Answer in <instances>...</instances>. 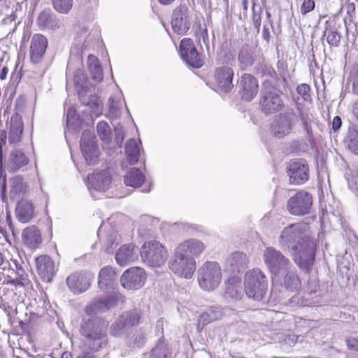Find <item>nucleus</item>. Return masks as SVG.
<instances>
[{"label":"nucleus","mask_w":358,"mask_h":358,"mask_svg":"<svg viewBox=\"0 0 358 358\" xmlns=\"http://www.w3.org/2000/svg\"><path fill=\"white\" fill-rule=\"evenodd\" d=\"M316 250V243L308 235L289 252L299 269L305 273H309L315 262Z\"/></svg>","instance_id":"obj_4"},{"label":"nucleus","mask_w":358,"mask_h":358,"mask_svg":"<svg viewBox=\"0 0 358 358\" xmlns=\"http://www.w3.org/2000/svg\"><path fill=\"white\" fill-rule=\"evenodd\" d=\"M201 36H202L203 42L205 44L207 50L208 51L210 40H209V37H208V30L206 28H205L203 30H202Z\"/></svg>","instance_id":"obj_63"},{"label":"nucleus","mask_w":358,"mask_h":358,"mask_svg":"<svg viewBox=\"0 0 358 358\" xmlns=\"http://www.w3.org/2000/svg\"><path fill=\"white\" fill-rule=\"evenodd\" d=\"M74 83L81 103L91 109L90 120L92 123L93 115L98 117L102 114V101L100 97L92 92L91 88L88 87V80L81 71L76 72L74 76Z\"/></svg>","instance_id":"obj_3"},{"label":"nucleus","mask_w":358,"mask_h":358,"mask_svg":"<svg viewBox=\"0 0 358 358\" xmlns=\"http://www.w3.org/2000/svg\"><path fill=\"white\" fill-rule=\"evenodd\" d=\"M109 103V111L110 113L113 114L118 110V107L115 103L114 99L113 97H110L108 100Z\"/></svg>","instance_id":"obj_64"},{"label":"nucleus","mask_w":358,"mask_h":358,"mask_svg":"<svg viewBox=\"0 0 358 358\" xmlns=\"http://www.w3.org/2000/svg\"><path fill=\"white\" fill-rule=\"evenodd\" d=\"M348 350L358 352V338L350 337L345 340Z\"/></svg>","instance_id":"obj_61"},{"label":"nucleus","mask_w":358,"mask_h":358,"mask_svg":"<svg viewBox=\"0 0 358 358\" xmlns=\"http://www.w3.org/2000/svg\"><path fill=\"white\" fill-rule=\"evenodd\" d=\"M36 271L41 280L45 282L52 281L56 273L54 261L48 255H41L35 258Z\"/></svg>","instance_id":"obj_22"},{"label":"nucleus","mask_w":358,"mask_h":358,"mask_svg":"<svg viewBox=\"0 0 358 358\" xmlns=\"http://www.w3.org/2000/svg\"><path fill=\"white\" fill-rule=\"evenodd\" d=\"M342 126V120L340 116H336L332 121V129L334 132L338 131Z\"/></svg>","instance_id":"obj_62"},{"label":"nucleus","mask_w":358,"mask_h":358,"mask_svg":"<svg viewBox=\"0 0 358 358\" xmlns=\"http://www.w3.org/2000/svg\"><path fill=\"white\" fill-rule=\"evenodd\" d=\"M26 192V185L20 176L13 178L10 180V198L12 200L22 201L20 194Z\"/></svg>","instance_id":"obj_44"},{"label":"nucleus","mask_w":358,"mask_h":358,"mask_svg":"<svg viewBox=\"0 0 358 358\" xmlns=\"http://www.w3.org/2000/svg\"><path fill=\"white\" fill-rule=\"evenodd\" d=\"M145 180V175L138 168H131L124 176V182L126 185L134 188L141 187Z\"/></svg>","instance_id":"obj_37"},{"label":"nucleus","mask_w":358,"mask_h":358,"mask_svg":"<svg viewBox=\"0 0 358 358\" xmlns=\"http://www.w3.org/2000/svg\"><path fill=\"white\" fill-rule=\"evenodd\" d=\"M66 122L68 129L73 133L78 132L85 124L84 120L76 115V110L73 107H70L67 110Z\"/></svg>","instance_id":"obj_38"},{"label":"nucleus","mask_w":358,"mask_h":358,"mask_svg":"<svg viewBox=\"0 0 358 358\" xmlns=\"http://www.w3.org/2000/svg\"><path fill=\"white\" fill-rule=\"evenodd\" d=\"M23 132L22 117L17 113L12 115L10 121L8 141L10 144H17L21 141Z\"/></svg>","instance_id":"obj_30"},{"label":"nucleus","mask_w":358,"mask_h":358,"mask_svg":"<svg viewBox=\"0 0 358 358\" xmlns=\"http://www.w3.org/2000/svg\"><path fill=\"white\" fill-rule=\"evenodd\" d=\"M327 41L331 46H338L341 41V36L336 30L329 29L327 36Z\"/></svg>","instance_id":"obj_56"},{"label":"nucleus","mask_w":358,"mask_h":358,"mask_svg":"<svg viewBox=\"0 0 358 358\" xmlns=\"http://www.w3.org/2000/svg\"><path fill=\"white\" fill-rule=\"evenodd\" d=\"M80 147L87 164L95 165L99 160V151L96 137L91 129H85L83 131L80 138Z\"/></svg>","instance_id":"obj_14"},{"label":"nucleus","mask_w":358,"mask_h":358,"mask_svg":"<svg viewBox=\"0 0 358 358\" xmlns=\"http://www.w3.org/2000/svg\"><path fill=\"white\" fill-rule=\"evenodd\" d=\"M36 211L33 203H16L15 217L22 223H27L35 217Z\"/></svg>","instance_id":"obj_32"},{"label":"nucleus","mask_w":358,"mask_h":358,"mask_svg":"<svg viewBox=\"0 0 358 358\" xmlns=\"http://www.w3.org/2000/svg\"><path fill=\"white\" fill-rule=\"evenodd\" d=\"M243 295V291L240 286L231 285L227 286L224 292V297L226 299H231L233 300L241 299Z\"/></svg>","instance_id":"obj_53"},{"label":"nucleus","mask_w":358,"mask_h":358,"mask_svg":"<svg viewBox=\"0 0 358 358\" xmlns=\"http://www.w3.org/2000/svg\"><path fill=\"white\" fill-rule=\"evenodd\" d=\"M29 162L27 156L20 149L13 150L9 155L7 169L9 172H16L22 169Z\"/></svg>","instance_id":"obj_28"},{"label":"nucleus","mask_w":358,"mask_h":358,"mask_svg":"<svg viewBox=\"0 0 358 358\" xmlns=\"http://www.w3.org/2000/svg\"><path fill=\"white\" fill-rule=\"evenodd\" d=\"M146 343L145 334L141 331H136L129 339V347L132 349L141 348L145 345Z\"/></svg>","instance_id":"obj_49"},{"label":"nucleus","mask_w":358,"mask_h":358,"mask_svg":"<svg viewBox=\"0 0 358 358\" xmlns=\"http://www.w3.org/2000/svg\"><path fill=\"white\" fill-rule=\"evenodd\" d=\"M315 6L314 0H304L301 6L300 11L301 15H306L309 12L312 11Z\"/></svg>","instance_id":"obj_60"},{"label":"nucleus","mask_w":358,"mask_h":358,"mask_svg":"<svg viewBox=\"0 0 358 358\" xmlns=\"http://www.w3.org/2000/svg\"><path fill=\"white\" fill-rule=\"evenodd\" d=\"M179 52L181 58L189 66L199 69L201 68L203 62L201 55L196 50L193 41L189 38H185L181 40L179 45Z\"/></svg>","instance_id":"obj_18"},{"label":"nucleus","mask_w":358,"mask_h":358,"mask_svg":"<svg viewBox=\"0 0 358 358\" xmlns=\"http://www.w3.org/2000/svg\"><path fill=\"white\" fill-rule=\"evenodd\" d=\"M169 267L176 275L189 279L195 271L196 261L193 257L186 256L176 248L174 257L169 262Z\"/></svg>","instance_id":"obj_11"},{"label":"nucleus","mask_w":358,"mask_h":358,"mask_svg":"<svg viewBox=\"0 0 358 358\" xmlns=\"http://www.w3.org/2000/svg\"><path fill=\"white\" fill-rule=\"evenodd\" d=\"M140 145L135 139H129L125 145V152L128 162L131 164H135L138 162L140 156Z\"/></svg>","instance_id":"obj_42"},{"label":"nucleus","mask_w":358,"mask_h":358,"mask_svg":"<svg viewBox=\"0 0 358 358\" xmlns=\"http://www.w3.org/2000/svg\"><path fill=\"white\" fill-rule=\"evenodd\" d=\"M115 276V271L112 267L106 266L101 268L99 273V287L103 291L111 288Z\"/></svg>","instance_id":"obj_36"},{"label":"nucleus","mask_w":358,"mask_h":358,"mask_svg":"<svg viewBox=\"0 0 358 358\" xmlns=\"http://www.w3.org/2000/svg\"><path fill=\"white\" fill-rule=\"evenodd\" d=\"M134 245L132 243L122 245L115 253V260L120 266H124L134 259Z\"/></svg>","instance_id":"obj_40"},{"label":"nucleus","mask_w":358,"mask_h":358,"mask_svg":"<svg viewBox=\"0 0 358 358\" xmlns=\"http://www.w3.org/2000/svg\"><path fill=\"white\" fill-rule=\"evenodd\" d=\"M282 192L289 196L288 201H312V195L306 191L301 190L294 193L291 190H282Z\"/></svg>","instance_id":"obj_48"},{"label":"nucleus","mask_w":358,"mask_h":358,"mask_svg":"<svg viewBox=\"0 0 358 358\" xmlns=\"http://www.w3.org/2000/svg\"><path fill=\"white\" fill-rule=\"evenodd\" d=\"M343 145L350 152L358 155V130L354 126H350L343 139Z\"/></svg>","instance_id":"obj_39"},{"label":"nucleus","mask_w":358,"mask_h":358,"mask_svg":"<svg viewBox=\"0 0 358 358\" xmlns=\"http://www.w3.org/2000/svg\"><path fill=\"white\" fill-rule=\"evenodd\" d=\"M289 182L294 185H302L309 179V167L307 161L303 158L291 159L287 166Z\"/></svg>","instance_id":"obj_16"},{"label":"nucleus","mask_w":358,"mask_h":358,"mask_svg":"<svg viewBox=\"0 0 358 358\" xmlns=\"http://www.w3.org/2000/svg\"><path fill=\"white\" fill-rule=\"evenodd\" d=\"M221 278V268L215 262H206L199 271L198 282L203 289H215L220 285Z\"/></svg>","instance_id":"obj_8"},{"label":"nucleus","mask_w":358,"mask_h":358,"mask_svg":"<svg viewBox=\"0 0 358 358\" xmlns=\"http://www.w3.org/2000/svg\"><path fill=\"white\" fill-rule=\"evenodd\" d=\"M55 10L60 13H68L73 5V0H52Z\"/></svg>","instance_id":"obj_51"},{"label":"nucleus","mask_w":358,"mask_h":358,"mask_svg":"<svg viewBox=\"0 0 358 358\" xmlns=\"http://www.w3.org/2000/svg\"><path fill=\"white\" fill-rule=\"evenodd\" d=\"M255 73L256 75L264 77L268 76L275 80L277 78L276 71L268 64L259 62L255 67Z\"/></svg>","instance_id":"obj_47"},{"label":"nucleus","mask_w":358,"mask_h":358,"mask_svg":"<svg viewBox=\"0 0 358 358\" xmlns=\"http://www.w3.org/2000/svg\"><path fill=\"white\" fill-rule=\"evenodd\" d=\"M146 273L142 268L131 267L122 273L120 278L122 286L127 289H138L143 286Z\"/></svg>","instance_id":"obj_20"},{"label":"nucleus","mask_w":358,"mask_h":358,"mask_svg":"<svg viewBox=\"0 0 358 358\" xmlns=\"http://www.w3.org/2000/svg\"><path fill=\"white\" fill-rule=\"evenodd\" d=\"M252 10V21H253V25H254L255 28L257 29V33H259V29H260V26H261V22H262L261 8H259V10L257 11L255 10V3H253Z\"/></svg>","instance_id":"obj_58"},{"label":"nucleus","mask_w":358,"mask_h":358,"mask_svg":"<svg viewBox=\"0 0 358 358\" xmlns=\"http://www.w3.org/2000/svg\"><path fill=\"white\" fill-rule=\"evenodd\" d=\"M111 182V175L106 169L96 170L87 175L85 183L92 193L97 192L99 193L106 192L110 187Z\"/></svg>","instance_id":"obj_17"},{"label":"nucleus","mask_w":358,"mask_h":358,"mask_svg":"<svg viewBox=\"0 0 358 358\" xmlns=\"http://www.w3.org/2000/svg\"><path fill=\"white\" fill-rule=\"evenodd\" d=\"M277 67V78H275V83L274 85L278 86H282V88L285 90L287 87V64L283 60H278L276 63Z\"/></svg>","instance_id":"obj_45"},{"label":"nucleus","mask_w":358,"mask_h":358,"mask_svg":"<svg viewBox=\"0 0 358 358\" xmlns=\"http://www.w3.org/2000/svg\"><path fill=\"white\" fill-rule=\"evenodd\" d=\"M93 80L101 82L103 80V72L101 64H98L96 66H90L88 68Z\"/></svg>","instance_id":"obj_57"},{"label":"nucleus","mask_w":358,"mask_h":358,"mask_svg":"<svg viewBox=\"0 0 358 358\" xmlns=\"http://www.w3.org/2000/svg\"><path fill=\"white\" fill-rule=\"evenodd\" d=\"M108 324L101 317L83 319L80 333L84 337L83 350L97 352L107 345Z\"/></svg>","instance_id":"obj_1"},{"label":"nucleus","mask_w":358,"mask_h":358,"mask_svg":"<svg viewBox=\"0 0 358 358\" xmlns=\"http://www.w3.org/2000/svg\"><path fill=\"white\" fill-rule=\"evenodd\" d=\"M263 257L264 263L271 273L275 277L281 275L283 271L288 267H292V263L280 250L273 247L265 249Z\"/></svg>","instance_id":"obj_12"},{"label":"nucleus","mask_w":358,"mask_h":358,"mask_svg":"<svg viewBox=\"0 0 358 358\" xmlns=\"http://www.w3.org/2000/svg\"><path fill=\"white\" fill-rule=\"evenodd\" d=\"M350 77L352 83V91L355 94H358V66L351 70Z\"/></svg>","instance_id":"obj_59"},{"label":"nucleus","mask_w":358,"mask_h":358,"mask_svg":"<svg viewBox=\"0 0 358 358\" xmlns=\"http://www.w3.org/2000/svg\"><path fill=\"white\" fill-rule=\"evenodd\" d=\"M248 262L245 254L235 252L227 259L226 267L233 274L240 273L248 267Z\"/></svg>","instance_id":"obj_27"},{"label":"nucleus","mask_w":358,"mask_h":358,"mask_svg":"<svg viewBox=\"0 0 358 358\" xmlns=\"http://www.w3.org/2000/svg\"><path fill=\"white\" fill-rule=\"evenodd\" d=\"M298 117L292 108H286L275 115L271 125V134L278 138L288 136L297 122Z\"/></svg>","instance_id":"obj_6"},{"label":"nucleus","mask_w":358,"mask_h":358,"mask_svg":"<svg viewBox=\"0 0 358 358\" xmlns=\"http://www.w3.org/2000/svg\"><path fill=\"white\" fill-rule=\"evenodd\" d=\"M234 69L228 66H222L215 69L214 78L219 90L224 93L230 92L234 88Z\"/></svg>","instance_id":"obj_21"},{"label":"nucleus","mask_w":358,"mask_h":358,"mask_svg":"<svg viewBox=\"0 0 358 358\" xmlns=\"http://www.w3.org/2000/svg\"><path fill=\"white\" fill-rule=\"evenodd\" d=\"M23 243L30 249L37 248L41 243V234L34 225L27 227L22 233Z\"/></svg>","instance_id":"obj_31"},{"label":"nucleus","mask_w":358,"mask_h":358,"mask_svg":"<svg viewBox=\"0 0 358 358\" xmlns=\"http://www.w3.org/2000/svg\"><path fill=\"white\" fill-rule=\"evenodd\" d=\"M171 28L178 35H185L192 24V12L185 3H180L171 13Z\"/></svg>","instance_id":"obj_9"},{"label":"nucleus","mask_w":358,"mask_h":358,"mask_svg":"<svg viewBox=\"0 0 358 358\" xmlns=\"http://www.w3.org/2000/svg\"><path fill=\"white\" fill-rule=\"evenodd\" d=\"M324 292L320 289L318 280L310 278L308 280L307 291L302 294H296L290 299V303L301 306H319L322 302Z\"/></svg>","instance_id":"obj_10"},{"label":"nucleus","mask_w":358,"mask_h":358,"mask_svg":"<svg viewBox=\"0 0 358 358\" xmlns=\"http://www.w3.org/2000/svg\"><path fill=\"white\" fill-rule=\"evenodd\" d=\"M298 109L299 117L301 121V126L306 133L307 138L310 146L313 148L315 145V143L311 125L313 120L310 118L309 114L306 111L301 110L299 108Z\"/></svg>","instance_id":"obj_43"},{"label":"nucleus","mask_w":358,"mask_h":358,"mask_svg":"<svg viewBox=\"0 0 358 358\" xmlns=\"http://www.w3.org/2000/svg\"><path fill=\"white\" fill-rule=\"evenodd\" d=\"M140 252L143 262L152 267L161 266L168 257L166 248L157 241L145 242Z\"/></svg>","instance_id":"obj_7"},{"label":"nucleus","mask_w":358,"mask_h":358,"mask_svg":"<svg viewBox=\"0 0 358 358\" xmlns=\"http://www.w3.org/2000/svg\"><path fill=\"white\" fill-rule=\"evenodd\" d=\"M37 24L40 27L55 29L59 27V20L50 9L43 10L37 18Z\"/></svg>","instance_id":"obj_35"},{"label":"nucleus","mask_w":358,"mask_h":358,"mask_svg":"<svg viewBox=\"0 0 358 358\" xmlns=\"http://www.w3.org/2000/svg\"><path fill=\"white\" fill-rule=\"evenodd\" d=\"M147 355L149 358H171L172 350L164 337H161Z\"/></svg>","instance_id":"obj_34"},{"label":"nucleus","mask_w":358,"mask_h":358,"mask_svg":"<svg viewBox=\"0 0 358 358\" xmlns=\"http://www.w3.org/2000/svg\"><path fill=\"white\" fill-rule=\"evenodd\" d=\"M48 47V40L42 34H34L30 42L29 55L31 63L38 64L42 62Z\"/></svg>","instance_id":"obj_23"},{"label":"nucleus","mask_w":358,"mask_h":358,"mask_svg":"<svg viewBox=\"0 0 358 358\" xmlns=\"http://www.w3.org/2000/svg\"><path fill=\"white\" fill-rule=\"evenodd\" d=\"M308 149L309 145L304 139L294 140L289 145V150L291 152L296 153L298 155L307 152Z\"/></svg>","instance_id":"obj_50"},{"label":"nucleus","mask_w":358,"mask_h":358,"mask_svg":"<svg viewBox=\"0 0 358 358\" xmlns=\"http://www.w3.org/2000/svg\"><path fill=\"white\" fill-rule=\"evenodd\" d=\"M282 275V285L287 290L296 291L301 287V280L296 271L288 267L281 273Z\"/></svg>","instance_id":"obj_33"},{"label":"nucleus","mask_w":358,"mask_h":358,"mask_svg":"<svg viewBox=\"0 0 358 358\" xmlns=\"http://www.w3.org/2000/svg\"><path fill=\"white\" fill-rule=\"evenodd\" d=\"M141 317V310L137 308L123 313L110 327V335L120 337L125 334L131 327L139 324Z\"/></svg>","instance_id":"obj_13"},{"label":"nucleus","mask_w":358,"mask_h":358,"mask_svg":"<svg viewBox=\"0 0 358 358\" xmlns=\"http://www.w3.org/2000/svg\"><path fill=\"white\" fill-rule=\"evenodd\" d=\"M236 87L242 99L251 101L259 92V83L252 74L244 73L238 80Z\"/></svg>","instance_id":"obj_19"},{"label":"nucleus","mask_w":358,"mask_h":358,"mask_svg":"<svg viewBox=\"0 0 358 358\" xmlns=\"http://www.w3.org/2000/svg\"><path fill=\"white\" fill-rule=\"evenodd\" d=\"M313 203H287V209L293 215L303 216L310 213Z\"/></svg>","instance_id":"obj_46"},{"label":"nucleus","mask_w":358,"mask_h":358,"mask_svg":"<svg viewBox=\"0 0 358 358\" xmlns=\"http://www.w3.org/2000/svg\"><path fill=\"white\" fill-rule=\"evenodd\" d=\"M223 315L222 308L220 306H210L200 315V324L205 327L208 324L218 320Z\"/></svg>","instance_id":"obj_41"},{"label":"nucleus","mask_w":358,"mask_h":358,"mask_svg":"<svg viewBox=\"0 0 358 358\" xmlns=\"http://www.w3.org/2000/svg\"><path fill=\"white\" fill-rule=\"evenodd\" d=\"M176 248L186 256L193 257L194 259L201 254L205 246L201 241L190 238L181 243Z\"/></svg>","instance_id":"obj_29"},{"label":"nucleus","mask_w":358,"mask_h":358,"mask_svg":"<svg viewBox=\"0 0 358 358\" xmlns=\"http://www.w3.org/2000/svg\"><path fill=\"white\" fill-rule=\"evenodd\" d=\"M66 285L74 294H80L90 287L91 278L86 273H74L67 278Z\"/></svg>","instance_id":"obj_26"},{"label":"nucleus","mask_w":358,"mask_h":358,"mask_svg":"<svg viewBox=\"0 0 358 358\" xmlns=\"http://www.w3.org/2000/svg\"><path fill=\"white\" fill-rule=\"evenodd\" d=\"M296 92L305 101H311L310 87L306 83L300 84L296 87Z\"/></svg>","instance_id":"obj_55"},{"label":"nucleus","mask_w":358,"mask_h":358,"mask_svg":"<svg viewBox=\"0 0 358 358\" xmlns=\"http://www.w3.org/2000/svg\"><path fill=\"white\" fill-rule=\"evenodd\" d=\"M118 296L116 294L107 296L104 298L95 299L85 308L86 314L90 315L104 313L117 305Z\"/></svg>","instance_id":"obj_25"},{"label":"nucleus","mask_w":358,"mask_h":358,"mask_svg":"<svg viewBox=\"0 0 358 358\" xmlns=\"http://www.w3.org/2000/svg\"><path fill=\"white\" fill-rule=\"evenodd\" d=\"M119 235L117 232L113 231L110 233L107 236L106 244V252L108 254H113L115 249L119 244Z\"/></svg>","instance_id":"obj_52"},{"label":"nucleus","mask_w":358,"mask_h":358,"mask_svg":"<svg viewBox=\"0 0 358 358\" xmlns=\"http://www.w3.org/2000/svg\"><path fill=\"white\" fill-rule=\"evenodd\" d=\"M245 292L248 298L260 301L268 291V280L259 268H253L245 273Z\"/></svg>","instance_id":"obj_5"},{"label":"nucleus","mask_w":358,"mask_h":358,"mask_svg":"<svg viewBox=\"0 0 358 358\" xmlns=\"http://www.w3.org/2000/svg\"><path fill=\"white\" fill-rule=\"evenodd\" d=\"M308 235L300 224H289L282 231L279 245L282 250L289 252Z\"/></svg>","instance_id":"obj_15"},{"label":"nucleus","mask_w":358,"mask_h":358,"mask_svg":"<svg viewBox=\"0 0 358 358\" xmlns=\"http://www.w3.org/2000/svg\"><path fill=\"white\" fill-rule=\"evenodd\" d=\"M282 86L274 85L271 80H265L260 91L259 109L266 115H271L280 112L285 106L281 97Z\"/></svg>","instance_id":"obj_2"},{"label":"nucleus","mask_w":358,"mask_h":358,"mask_svg":"<svg viewBox=\"0 0 358 358\" xmlns=\"http://www.w3.org/2000/svg\"><path fill=\"white\" fill-rule=\"evenodd\" d=\"M257 49L255 47L245 43L238 52V67L241 71H245L252 66L257 60Z\"/></svg>","instance_id":"obj_24"},{"label":"nucleus","mask_w":358,"mask_h":358,"mask_svg":"<svg viewBox=\"0 0 358 358\" xmlns=\"http://www.w3.org/2000/svg\"><path fill=\"white\" fill-rule=\"evenodd\" d=\"M96 131L102 141L105 142L110 141V130L108 124L106 122L102 121L99 122L96 126Z\"/></svg>","instance_id":"obj_54"}]
</instances>
